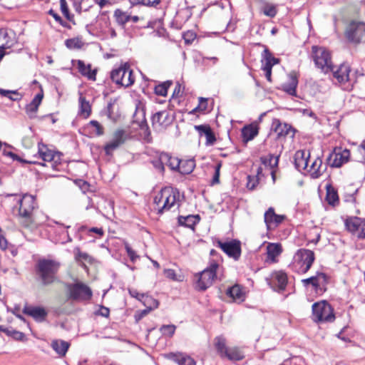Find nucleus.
Returning <instances> with one entry per match:
<instances>
[{"instance_id": "59", "label": "nucleus", "mask_w": 365, "mask_h": 365, "mask_svg": "<svg viewBox=\"0 0 365 365\" xmlns=\"http://www.w3.org/2000/svg\"><path fill=\"white\" fill-rule=\"evenodd\" d=\"M43 98V92L41 91V93H39L35 96L34 99L31 101V103H32L33 105H34L35 106H36L38 108V106H40Z\"/></svg>"}, {"instance_id": "2", "label": "nucleus", "mask_w": 365, "mask_h": 365, "mask_svg": "<svg viewBox=\"0 0 365 365\" xmlns=\"http://www.w3.org/2000/svg\"><path fill=\"white\" fill-rule=\"evenodd\" d=\"M180 193L170 187H165L158 192L153 199L154 210L158 215L169 211L175 205L179 207Z\"/></svg>"}, {"instance_id": "28", "label": "nucleus", "mask_w": 365, "mask_h": 365, "mask_svg": "<svg viewBox=\"0 0 365 365\" xmlns=\"http://www.w3.org/2000/svg\"><path fill=\"white\" fill-rule=\"evenodd\" d=\"M283 250L279 243H268L267 246V262L275 263L277 262V257L282 254Z\"/></svg>"}, {"instance_id": "10", "label": "nucleus", "mask_w": 365, "mask_h": 365, "mask_svg": "<svg viewBox=\"0 0 365 365\" xmlns=\"http://www.w3.org/2000/svg\"><path fill=\"white\" fill-rule=\"evenodd\" d=\"M346 38L352 43H365V23L352 21L345 29Z\"/></svg>"}, {"instance_id": "8", "label": "nucleus", "mask_w": 365, "mask_h": 365, "mask_svg": "<svg viewBox=\"0 0 365 365\" xmlns=\"http://www.w3.org/2000/svg\"><path fill=\"white\" fill-rule=\"evenodd\" d=\"M313 60L315 66L324 73L333 71V63L330 52L324 47H312Z\"/></svg>"}, {"instance_id": "43", "label": "nucleus", "mask_w": 365, "mask_h": 365, "mask_svg": "<svg viewBox=\"0 0 365 365\" xmlns=\"http://www.w3.org/2000/svg\"><path fill=\"white\" fill-rule=\"evenodd\" d=\"M215 346L217 353L221 357H223L229 347L227 346L226 339L223 336H217L215 339Z\"/></svg>"}, {"instance_id": "25", "label": "nucleus", "mask_w": 365, "mask_h": 365, "mask_svg": "<svg viewBox=\"0 0 365 365\" xmlns=\"http://www.w3.org/2000/svg\"><path fill=\"white\" fill-rule=\"evenodd\" d=\"M133 123L137 124L140 129L143 132L144 138L148 140V137L150 135L149 128L147 124L145 119V114L143 109L138 110L133 115Z\"/></svg>"}, {"instance_id": "29", "label": "nucleus", "mask_w": 365, "mask_h": 365, "mask_svg": "<svg viewBox=\"0 0 365 365\" xmlns=\"http://www.w3.org/2000/svg\"><path fill=\"white\" fill-rule=\"evenodd\" d=\"M262 46L264 47V51L262 53V67L272 68L273 66L279 63V59L274 57L266 46Z\"/></svg>"}, {"instance_id": "30", "label": "nucleus", "mask_w": 365, "mask_h": 365, "mask_svg": "<svg viewBox=\"0 0 365 365\" xmlns=\"http://www.w3.org/2000/svg\"><path fill=\"white\" fill-rule=\"evenodd\" d=\"M322 160L319 157H317L314 159L312 163L309 164V168L307 169V172L310 174L313 178H318L323 173L322 170Z\"/></svg>"}, {"instance_id": "31", "label": "nucleus", "mask_w": 365, "mask_h": 365, "mask_svg": "<svg viewBox=\"0 0 365 365\" xmlns=\"http://www.w3.org/2000/svg\"><path fill=\"white\" fill-rule=\"evenodd\" d=\"M227 294L235 302H242L245 299V292L239 284H235L227 291Z\"/></svg>"}, {"instance_id": "4", "label": "nucleus", "mask_w": 365, "mask_h": 365, "mask_svg": "<svg viewBox=\"0 0 365 365\" xmlns=\"http://www.w3.org/2000/svg\"><path fill=\"white\" fill-rule=\"evenodd\" d=\"M219 269L220 265L216 261H210L207 267L194 275L195 289L198 291H205L211 287L215 279L217 278Z\"/></svg>"}, {"instance_id": "24", "label": "nucleus", "mask_w": 365, "mask_h": 365, "mask_svg": "<svg viewBox=\"0 0 365 365\" xmlns=\"http://www.w3.org/2000/svg\"><path fill=\"white\" fill-rule=\"evenodd\" d=\"M14 36L6 29H0V53H7L6 50L14 46L16 41Z\"/></svg>"}, {"instance_id": "33", "label": "nucleus", "mask_w": 365, "mask_h": 365, "mask_svg": "<svg viewBox=\"0 0 365 365\" xmlns=\"http://www.w3.org/2000/svg\"><path fill=\"white\" fill-rule=\"evenodd\" d=\"M51 346L59 356H64L70 346V344L61 339H55L51 341Z\"/></svg>"}, {"instance_id": "64", "label": "nucleus", "mask_w": 365, "mask_h": 365, "mask_svg": "<svg viewBox=\"0 0 365 365\" xmlns=\"http://www.w3.org/2000/svg\"><path fill=\"white\" fill-rule=\"evenodd\" d=\"M88 232L89 234L91 233H96L100 237L103 236L104 231L101 227H92L88 229Z\"/></svg>"}, {"instance_id": "20", "label": "nucleus", "mask_w": 365, "mask_h": 365, "mask_svg": "<svg viewBox=\"0 0 365 365\" xmlns=\"http://www.w3.org/2000/svg\"><path fill=\"white\" fill-rule=\"evenodd\" d=\"M350 153L347 149L337 151L336 149L329 155L328 161L331 167L339 168L346 163L349 158Z\"/></svg>"}, {"instance_id": "63", "label": "nucleus", "mask_w": 365, "mask_h": 365, "mask_svg": "<svg viewBox=\"0 0 365 365\" xmlns=\"http://www.w3.org/2000/svg\"><path fill=\"white\" fill-rule=\"evenodd\" d=\"M110 310L108 308L101 306L98 311V314L102 317H108L109 316Z\"/></svg>"}, {"instance_id": "55", "label": "nucleus", "mask_w": 365, "mask_h": 365, "mask_svg": "<svg viewBox=\"0 0 365 365\" xmlns=\"http://www.w3.org/2000/svg\"><path fill=\"white\" fill-rule=\"evenodd\" d=\"M48 14L51 15L58 24H60L63 27L70 29L71 26L68 25L67 22L63 21L61 17L56 13L53 9H50L48 11Z\"/></svg>"}, {"instance_id": "12", "label": "nucleus", "mask_w": 365, "mask_h": 365, "mask_svg": "<svg viewBox=\"0 0 365 365\" xmlns=\"http://www.w3.org/2000/svg\"><path fill=\"white\" fill-rule=\"evenodd\" d=\"M351 68L348 64H341L339 68L333 71L334 78L344 90H351L354 88L355 81L351 77Z\"/></svg>"}, {"instance_id": "53", "label": "nucleus", "mask_w": 365, "mask_h": 365, "mask_svg": "<svg viewBox=\"0 0 365 365\" xmlns=\"http://www.w3.org/2000/svg\"><path fill=\"white\" fill-rule=\"evenodd\" d=\"M175 329L176 327L173 324L163 325L160 329L163 335L170 337L174 334Z\"/></svg>"}, {"instance_id": "17", "label": "nucleus", "mask_w": 365, "mask_h": 365, "mask_svg": "<svg viewBox=\"0 0 365 365\" xmlns=\"http://www.w3.org/2000/svg\"><path fill=\"white\" fill-rule=\"evenodd\" d=\"M287 281L288 278L287 274L282 270H278L271 274V278L268 284L274 290L282 292L285 289Z\"/></svg>"}, {"instance_id": "38", "label": "nucleus", "mask_w": 365, "mask_h": 365, "mask_svg": "<svg viewBox=\"0 0 365 365\" xmlns=\"http://www.w3.org/2000/svg\"><path fill=\"white\" fill-rule=\"evenodd\" d=\"M326 200L329 205L333 206L339 203V196L336 190L330 184L326 185Z\"/></svg>"}, {"instance_id": "27", "label": "nucleus", "mask_w": 365, "mask_h": 365, "mask_svg": "<svg viewBox=\"0 0 365 365\" xmlns=\"http://www.w3.org/2000/svg\"><path fill=\"white\" fill-rule=\"evenodd\" d=\"M195 129L198 132L200 136H205L206 138V145H212L216 138L209 125H198L194 126Z\"/></svg>"}, {"instance_id": "14", "label": "nucleus", "mask_w": 365, "mask_h": 365, "mask_svg": "<svg viewBox=\"0 0 365 365\" xmlns=\"http://www.w3.org/2000/svg\"><path fill=\"white\" fill-rule=\"evenodd\" d=\"M129 137L128 133L123 129H118L113 133L112 139L104 146V150L107 155H112L113 150L124 144Z\"/></svg>"}, {"instance_id": "41", "label": "nucleus", "mask_w": 365, "mask_h": 365, "mask_svg": "<svg viewBox=\"0 0 365 365\" xmlns=\"http://www.w3.org/2000/svg\"><path fill=\"white\" fill-rule=\"evenodd\" d=\"M195 167V163L194 160H180V165L179 167L178 171L182 175H187L193 171Z\"/></svg>"}, {"instance_id": "19", "label": "nucleus", "mask_w": 365, "mask_h": 365, "mask_svg": "<svg viewBox=\"0 0 365 365\" xmlns=\"http://www.w3.org/2000/svg\"><path fill=\"white\" fill-rule=\"evenodd\" d=\"M171 123L172 119L167 110L157 112L152 117L153 126L158 131L165 129Z\"/></svg>"}, {"instance_id": "13", "label": "nucleus", "mask_w": 365, "mask_h": 365, "mask_svg": "<svg viewBox=\"0 0 365 365\" xmlns=\"http://www.w3.org/2000/svg\"><path fill=\"white\" fill-rule=\"evenodd\" d=\"M302 282L305 287L311 284L317 294H322L327 290L328 278L324 273L318 272L314 276L302 279Z\"/></svg>"}, {"instance_id": "6", "label": "nucleus", "mask_w": 365, "mask_h": 365, "mask_svg": "<svg viewBox=\"0 0 365 365\" xmlns=\"http://www.w3.org/2000/svg\"><path fill=\"white\" fill-rule=\"evenodd\" d=\"M315 256L313 251L307 249H299L294 256L291 264L292 269L298 274H305L311 268L314 262Z\"/></svg>"}, {"instance_id": "23", "label": "nucleus", "mask_w": 365, "mask_h": 365, "mask_svg": "<svg viewBox=\"0 0 365 365\" xmlns=\"http://www.w3.org/2000/svg\"><path fill=\"white\" fill-rule=\"evenodd\" d=\"M23 312L33 317L38 322H43L48 314L44 308L34 306H25L23 309Z\"/></svg>"}, {"instance_id": "18", "label": "nucleus", "mask_w": 365, "mask_h": 365, "mask_svg": "<svg viewBox=\"0 0 365 365\" xmlns=\"http://www.w3.org/2000/svg\"><path fill=\"white\" fill-rule=\"evenodd\" d=\"M272 129L276 133L277 138L282 139L287 136H294V129L287 123H282L279 119H274L272 124Z\"/></svg>"}, {"instance_id": "15", "label": "nucleus", "mask_w": 365, "mask_h": 365, "mask_svg": "<svg viewBox=\"0 0 365 365\" xmlns=\"http://www.w3.org/2000/svg\"><path fill=\"white\" fill-rule=\"evenodd\" d=\"M217 246L230 258L237 261L241 256V242L237 240H232L227 242H217Z\"/></svg>"}, {"instance_id": "62", "label": "nucleus", "mask_w": 365, "mask_h": 365, "mask_svg": "<svg viewBox=\"0 0 365 365\" xmlns=\"http://www.w3.org/2000/svg\"><path fill=\"white\" fill-rule=\"evenodd\" d=\"M257 182H258L257 180L252 179L250 176H248V181L247 183V187L249 190H253L255 188Z\"/></svg>"}, {"instance_id": "48", "label": "nucleus", "mask_w": 365, "mask_h": 365, "mask_svg": "<svg viewBox=\"0 0 365 365\" xmlns=\"http://www.w3.org/2000/svg\"><path fill=\"white\" fill-rule=\"evenodd\" d=\"M0 95L7 97L14 101H19L21 98V95L16 91H9L0 88Z\"/></svg>"}, {"instance_id": "36", "label": "nucleus", "mask_w": 365, "mask_h": 365, "mask_svg": "<svg viewBox=\"0 0 365 365\" xmlns=\"http://www.w3.org/2000/svg\"><path fill=\"white\" fill-rule=\"evenodd\" d=\"M200 221L199 215L179 216L178 223L180 225L194 229V227Z\"/></svg>"}, {"instance_id": "22", "label": "nucleus", "mask_w": 365, "mask_h": 365, "mask_svg": "<svg viewBox=\"0 0 365 365\" xmlns=\"http://www.w3.org/2000/svg\"><path fill=\"white\" fill-rule=\"evenodd\" d=\"M264 222L268 230L277 227L284 220V215H277L272 207H269L264 215Z\"/></svg>"}, {"instance_id": "3", "label": "nucleus", "mask_w": 365, "mask_h": 365, "mask_svg": "<svg viewBox=\"0 0 365 365\" xmlns=\"http://www.w3.org/2000/svg\"><path fill=\"white\" fill-rule=\"evenodd\" d=\"M19 204L17 217L19 223L26 228L34 226V211L37 208V202L34 196L25 194L18 200Z\"/></svg>"}, {"instance_id": "52", "label": "nucleus", "mask_w": 365, "mask_h": 365, "mask_svg": "<svg viewBox=\"0 0 365 365\" xmlns=\"http://www.w3.org/2000/svg\"><path fill=\"white\" fill-rule=\"evenodd\" d=\"M354 87L359 90V93L365 98V76L358 78L354 83Z\"/></svg>"}, {"instance_id": "50", "label": "nucleus", "mask_w": 365, "mask_h": 365, "mask_svg": "<svg viewBox=\"0 0 365 365\" xmlns=\"http://www.w3.org/2000/svg\"><path fill=\"white\" fill-rule=\"evenodd\" d=\"M170 81H165L155 87V93L158 96H165L168 93V89L171 85Z\"/></svg>"}, {"instance_id": "1", "label": "nucleus", "mask_w": 365, "mask_h": 365, "mask_svg": "<svg viewBox=\"0 0 365 365\" xmlns=\"http://www.w3.org/2000/svg\"><path fill=\"white\" fill-rule=\"evenodd\" d=\"M33 160H25L29 164H38L50 167L55 171L61 169V153L49 149L47 145L39 143L38 144V152L34 155Z\"/></svg>"}, {"instance_id": "40", "label": "nucleus", "mask_w": 365, "mask_h": 365, "mask_svg": "<svg viewBox=\"0 0 365 365\" xmlns=\"http://www.w3.org/2000/svg\"><path fill=\"white\" fill-rule=\"evenodd\" d=\"M86 129L89 130L91 134L101 136L104 133L103 127L95 120H91L86 125Z\"/></svg>"}, {"instance_id": "16", "label": "nucleus", "mask_w": 365, "mask_h": 365, "mask_svg": "<svg viewBox=\"0 0 365 365\" xmlns=\"http://www.w3.org/2000/svg\"><path fill=\"white\" fill-rule=\"evenodd\" d=\"M346 229L360 239H365V219L358 217H351L346 220Z\"/></svg>"}, {"instance_id": "58", "label": "nucleus", "mask_w": 365, "mask_h": 365, "mask_svg": "<svg viewBox=\"0 0 365 365\" xmlns=\"http://www.w3.org/2000/svg\"><path fill=\"white\" fill-rule=\"evenodd\" d=\"M38 110V108L32 103H29L26 107V112L30 118L36 117V113Z\"/></svg>"}, {"instance_id": "39", "label": "nucleus", "mask_w": 365, "mask_h": 365, "mask_svg": "<svg viewBox=\"0 0 365 365\" xmlns=\"http://www.w3.org/2000/svg\"><path fill=\"white\" fill-rule=\"evenodd\" d=\"M91 113V107L88 101L85 97L81 96L79 97V115L83 116L84 118H87L90 116Z\"/></svg>"}, {"instance_id": "21", "label": "nucleus", "mask_w": 365, "mask_h": 365, "mask_svg": "<svg viewBox=\"0 0 365 365\" xmlns=\"http://www.w3.org/2000/svg\"><path fill=\"white\" fill-rule=\"evenodd\" d=\"M295 168L299 171L307 170L310 161V153L303 150H297L294 157Z\"/></svg>"}, {"instance_id": "54", "label": "nucleus", "mask_w": 365, "mask_h": 365, "mask_svg": "<svg viewBox=\"0 0 365 365\" xmlns=\"http://www.w3.org/2000/svg\"><path fill=\"white\" fill-rule=\"evenodd\" d=\"M132 5L143 4L145 6H156L159 4V0H129Z\"/></svg>"}, {"instance_id": "32", "label": "nucleus", "mask_w": 365, "mask_h": 365, "mask_svg": "<svg viewBox=\"0 0 365 365\" xmlns=\"http://www.w3.org/2000/svg\"><path fill=\"white\" fill-rule=\"evenodd\" d=\"M259 133V127L257 123H251L248 125H245L242 129V135L243 140L246 142L252 140Z\"/></svg>"}, {"instance_id": "44", "label": "nucleus", "mask_w": 365, "mask_h": 365, "mask_svg": "<svg viewBox=\"0 0 365 365\" xmlns=\"http://www.w3.org/2000/svg\"><path fill=\"white\" fill-rule=\"evenodd\" d=\"M260 11L264 15L270 18L274 17L277 14V6L271 3H264Z\"/></svg>"}, {"instance_id": "35", "label": "nucleus", "mask_w": 365, "mask_h": 365, "mask_svg": "<svg viewBox=\"0 0 365 365\" xmlns=\"http://www.w3.org/2000/svg\"><path fill=\"white\" fill-rule=\"evenodd\" d=\"M77 67L81 75L87 77L90 80H96V73L95 71L91 70L90 64L86 65L83 61L78 60Z\"/></svg>"}, {"instance_id": "51", "label": "nucleus", "mask_w": 365, "mask_h": 365, "mask_svg": "<svg viewBox=\"0 0 365 365\" xmlns=\"http://www.w3.org/2000/svg\"><path fill=\"white\" fill-rule=\"evenodd\" d=\"M65 45L69 49H79L83 46V42L78 38H73L66 40Z\"/></svg>"}, {"instance_id": "26", "label": "nucleus", "mask_w": 365, "mask_h": 365, "mask_svg": "<svg viewBox=\"0 0 365 365\" xmlns=\"http://www.w3.org/2000/svg\"><path fill=\"white\" fill-rule=\"evenodd\" d=\"M162 170H164V166L168 165L172 170H178L180 165V160L177 158L170 156L168 153H163L160 155L158 161Z\"/></svg>"}, {"instance_id": "57", "label": "nucleus", "mask_w": 365, "mask_h": 365, "mask_svg": "<svg viewBox=\"0 0 365 365\" xmlns=\"http://www.w3.org/2000/svg\"><path fill=\"white\" fill-rule=\"evenodd\" d=\"M207 108V99L204 98H199V104L198 106L194 108L192 113H195L197 110L205 111Z\"/></svg>"}, {"instance_id": "46", "label": "nucleus", "mask_w": 365, "mask_h": 365, "mask_svg": "<svg viewBox=\"0 0 365 365\" xmlns=\"http://www.w3.org/2000/svg\"><path fill=\"white\" fill-rule=\"evenodd\" d=\"M173 360L178 365H195V361L192 358L182 354H175Z\"/></svg>"}, {"instance_id": "56", "label": "nucleus", "mask_w": 365, "mask_h": 365, "mask_svg": "<svg viewBox=\"0 0 365 365\" xmlns=\"http://www.w3.org/2000/svg\"><path fill=\"white\" fill-rule=\"evenodd\" d=\"M124 246H125L126 252L132 262H134L138 258H139V256L130 247V245L128 242H125Z\"/></svg>"}, {"instance_id": "7", "label": "nucleus", "mask_w": 365, "mask_h": 365, "mask_svg": "<svg viewBox=\"0 0 365 365\" xmlns=\"http://www.w3.org/2000/svg\"><path fill=\"white\" fill-rule=\"evenodd\" d=\"M68 299L78 302L88 301L91 299L93 292L91 288L81 282L67 283L65 285Z\"/></svg>"}, {"instance_id": "47", "label": "nucleus", "mask_w": 365, "mask_h": 365, "mask_svg": "<svg viewBox=\"0 0 365 365\" xmlns=\"http://www.w3.org/2000/svg\"><path fill=\"white\" fill-rule=\"evenodd\" d=\"M279 156H274V155H269L267 157H262L261 161L265 166H269L271 168L277 167Z\"/></svg>"}, {"instance_id": "61", "label": "nucleus", "mask_w": 365, "mask_h": 365, "mask_svg": "<svg viewBox=\"0 0 365 365\" xmlns=\"http://www.w3.org/2000/svg\"><path fill=\"white\" fill-rule=\"evenodd\" d=\"M221 168L220 164H217L215 168V175L212 178V183H218L219 182V177H220V170Z\"/></svg>"}, {"instance_id": "37", "label": "nucleus", "mask_w": 365, "mask_h": 365, "mask_svg": "<svg viewBox=\"0 0 365 365\" xmlns=\"http://www.w3.org/2000/svg\"><path fill=\"white\" fill-rule=\"evenodd\" d=\"M223 357L227 358L230 361H240L244 359L243 352L236 346L230 347L225 352Z\"/></svg>"}, {"instance_id": "11", "label": "nucleus", "mask_w": 365, "mask_h": 365, "mask_svg": "<svg viewBox=\"0 0 365 365\" xmlns=\"http://www.w3.org/2000/svg\"><path fill=\"white\" fill-rule=\"evenodd\" d=\"M112 81L118 85L128 87L135 82V77L130 66L124 64L113 69L110 73Z\"/></svg>"}, {"instance_id": "5", "label": "nucleus", "mask_w": 365, "mask_h": 365, "mask_svg": "<svg viewBox=\"0 0 365 365\" xmlns=\"http://www.w3.org/2000/svg\"><path fill=\"white\" fill-rule=\"evenodd\" d=\"M60 263L53 259H40L36 264V272L44 286L51 284L58 280L57 272Z\"/></svg>"}, {"instance_id": "49", "label": "nucleus", "mask_w": 365, "mask_h": 365, "mask_svg": "<svg viewBox=\"0 0 365 365\" xmlns=\"http://www.w3.org/2000/svg\"><path fill=\"white\" fill-rule=\"evenodd\" d=\"M61 11L66 19L74 23V16L69 12L66 0H60Z\"/></svg>"}, {"instance_id": "60", "label": "nucleus", "mask_w": 365, "mask_h": 365, "mask_svg": "<svg viewBox=\"0 0 365 365\" xmlns=\"http://www.w3.org/2000/svg\"><path fill=\"white\" fill-rule=\"evenodd\" d=\"M8 334L17 340H23L25 338V334L19 331H13L12 332H9Z\"/></svg>"}, {"instance_id": "9", "label": "nucleus", "mask_w": 365, "mask_h": 365, "mask_svg": "<svg viewBox=\"0 0 365 365\" xmlns=\"http://www.w3.org/2000/svg\"><path fill=\"white\" fill-rule=\"evenodd\" d=\"M312 315L314 321L317 322H332L335 319L334 309L326 301L312 304Z\"/></svg>"}, {"instance_id": "42", "label": "nucleus", "mask_w": 365, "mask_h": 365, "mask_svg": "<svg viewBox=\"0 0 365 365\" xmlns=\"http://www.w3.org/2000/svg\"><path fill=\"white\" fill-rule=\"evenodd\" d=\"M114 17L116 22L120 26H124L127 22L130 21L131 19L130 14L119 9L114 11Z\"/></svg>"}, {"instance_id": "45", "label": "nucleus", "mask_w": 365, "mask_h": 365, "mask_svg": "<svg viewBox=\"0 0 365 365\" xmlns=\"http://www.w3.org/2000/svg\"><path fill=\"white\" fill-rule=\"evenodd\" d=\"M140 301L148 309L152 310L158 306V302L152 297L147 294H141Z\"/></svg>"}, {"instance_id": "34", "label": "nucleus", "mask_w": 365, "mask_h": 365, "mask_svg": "<svg viewBox=\"0 0 365 365\" xmlns=\"http://www.w3.org/2000/svg\"><path fill=\"white\" fill-rule=\"evenodd\" d=\"M289 77V82L282 85V89L288 94L294 96H296V88L297 87L298 80L294 73H290Z\"/></svg>"}]
</instances>
